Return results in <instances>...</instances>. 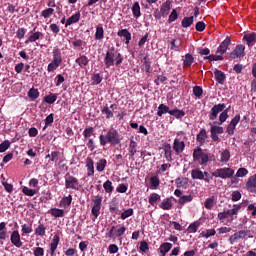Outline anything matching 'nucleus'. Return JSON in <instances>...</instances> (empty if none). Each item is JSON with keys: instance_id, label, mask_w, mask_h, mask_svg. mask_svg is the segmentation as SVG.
Wrapping results in <instances>:
<instances>
[{"instance_id": "obj_5", "label": "nucleus", "mask_w": 256, "mask_h": 256, "mask_svg": "<svg viewBox=\"0 0 256 256\" xmlns=\"http://www.w3.org/2000/svg\"><path fill=\"white\" fill-rule=\"evenodd\" d=\"M65 188L73 189L74 191H79V180L75 176L66 174L65 176Z\"/></svg>"}, {"instance_id": "obj_29", "label": "nucleus", "mask_w": 256, "mask_h": 256, "mask_svg": "<svg viewBox=\"0 0 256 256\" xmlns=\"http://www.w3.org/2000/svg\"><path fill=\"white\" fill-rule=\"evenodd\" d=\"M244 41H246L247 45L251 47L253 43L256 42V34L250 33V34L244 35Z\"/></svg>"}, {"instance_id": "obj_34", "label": "nucleus", "mask_w": 256, "mask_h": 256, "mask_svg": "<svg viewBox=\"0 0 256 256\" xmlns=\"http://www.w3.org/2000/svg\"><path fill=\"white\" fill-rule=\"evenodd\" d=\"M229 119V108L222 110L221 114L219 115V125H223L225 121Z\"/></svg>"}, {"instance_id": "obj_13", "label": "nucleus", "mask_w": 256, "mask_h": 256, "mask_svg": "<svg viewBox=\"0 0 256 256\" xmlns=\"http://www.w3.org/2000/svg\"><path fill=\"white\" fill-rule=\"evenodd\" d=\"M229 45H231V39L227 37L218 47L216 53H220V55H223L229 49Z\"/></svg>"}, {"instance_id": "obj_19", "label": "nucleus", "mask_w": 256, "mask_h": 256, "mask_svg": "<svg viewBox=\"0 0 256 256\" xmlns=\"http://www.w3.org/2000/svg\"><path fill=\"white\" fill-rule=\"evenodd\" d=\"M113 109H115V104H112L110 108L104 106L101 110L102 115H105L106 119H111L113 117Z\"/></svg>"}, {"instance_id": "obj_32", "label": "nucleus", "mask_w": 256, "mask_h": 256, "mask_svg": "<svg viewBox=\"0 0 256 256\" xmlns=\"http://www.w3.org/2000/svg\"><path fill=\"white\" fill-rule=\"evenodd\" d=\"M169 115H172L176 119H183V117H185V111L180 109H174L169 111Z\"/></svg>"}, {"instance_id": "obj_45", "label": "nucleus", "mask_w": 256, "mask_h": 256, "mask_svg": "<svg viewBox=\"0 0 256 256\" xmlns=\"http://www.w3.org/2000/svg\"><path fill=\"white\" fill-rule=\"evenodd\" d=\"M193 21H194L193 16L184 17V19L182 20V27H184V29H187V27H191Z\"/></svg>"}, {"instance_id": "obj_55", "label": "nucleus", "mask_w": 256, "mask_h": 256, "mask_svg": "<svg viewBox=\"0 0 256 256\" xmlns=\"http://www.w3.org/2000/svg\"><path fill=\"white\" fill-rule=\"evenodd\" d=\"M176 187L181 188V187H187V179L186 178H177L175 180Z\"/></svg>"}, {"instance_id": "obj_39", "label": "nucleus", "mask_w": 256, "mask_h": 256, "mask_svg": "<svg viewBox=\"0 0 256 256\" xmlns=\"http://www.w3.org/2000/svg\"><path fill=\"white\" fill-rule=\"evenodd\" d=\"M59 241H61V238L59 237V235H54L50 243V249L57 251V247L59 246Z\"/></svg>"}, {"instance_id": "obj_9", "label": "nucleus", "mask_w": 256, "mask_h": 256, "mask_svg": "<svg viewBox=\"0 0 256 256\" xmlns=\"http://www.w3.org/2000/svg\"><path fill=\"white\" fill-rule=\"evenodd\" d=\"M103 201V198L96 197L93 200V207H92V215H94L95 219L101 215V203Z\"/></svg>"}, {"instance_id": "obj_63", "label": "nucleus", "mask_w": 256, "mask_h": 256, "mask_svg": "<svg viewBox=\"0 0 256 256\" xmlns=\"http://www.w3.org/2000/svg\"><path fill=\"white\" fill-rule=\"evenodd\" d=\"M33 255H35V256H43V255H45V249H43L41 247H36L33 250Z\"/></svg>"}, {"instance_id": "obj_31", "label": "nucleus", "mask_w": 256, "mask_h": 256, "mask_svg": "<svg viewBox=\"0 0 256 256\" xmlns=\"http://www.w3.org/2000/svg\"><path fill=\"white\" fill-rule=\"evenodd\" d=\"M105 37V31L103 30V26L98 25L96 27L95 39L96 41H101Z\"/></svg>"}, {"instance_id": "obj_12", "label": "nucleus", "mask_w": 256, "mask_h": 256, "mask_svg": "<svg viewBox=\"0 0 256 256\" xmlns=\"http://www.w3.org/2000/svg\"><path fill=\"white\" fill-rule=\"evenodd\" d=\"M244 56H245V46L243 45L236 46V48L230 54L231 59H238V57H244Z\"/></svg>"}, {"instance_id": "obj_2", "label": "nucleus", "mask_w": 256, "mask_h": 256, "mask_svg": "<svg viewBox=\"0 0 256 256\" xmlns=\"http://www.w3.org/2000/svg\"><path fill=\"white\" fill-rule=\"evenodd\" d=\"M123 63V55L121 53L115 51V49H111L106 52V56L104 58V65L106 69H111V67L115 66L119 67Z\"/></svg>"}, {"instance_id": "obj_11", "label": "nucleus", "mask_w": 256, "mask_h": 256, "mask_svg": "<svg viewBox=\"0 0 256 256\" xmlns=\"http://www.w3.org/2000/svg\"><path fill=\"white\" fill-rule=\"evenodd\" d=\"M173 150L175 151L176 155H180L185 151V141L181 140L180 138H175L173 143Z\"/></svg>"}, {"instance_id": "obj_37", "label": "nucleus", "mask_w": 256, "mask_h": 256, "mask_svg": "<svg viewBox=\"0 0 256 256\" xmlns=\"http://www.w3.org/2000/svg\"><path fill=\"white\" fill-rule=\"evenodd\" d=\"M105 167H107V160L106 159H100L96 163V169L99 171V173L105 171Z\"/></svg>"}, {"instance_id": "obj_6", "label": "nucleus", "mask_w": 256, "mask_h": 256, "mask_svg": "<svg viewBox=\"0 0 256 256\" xmlns=\"http://www.w3.org/2000/svg\"><path fill=\"white\" fill-rule=\"evenodd\" d=\"M248 236H249L248 230H240L230 236L229 243L230 245H234V243H237L239 239H246Z\"/></svg>"}, {"instance_id": "obj_4", "label": "nucleus", "mask_w": 256, "mask_h": 256, "mask_svg": "<svg viewBox=\"0 0 256 256\" xmlns=\"http://www.w3.org/2000/svg\"><path fill=\"white\" fill-rule=\"evenodd\" d=\"M235 175V170L232 168H218L212 173V177H220V179H231Z\"/></svg>"}, {"instance_id": "obj_28", "label": "nucleus", "mask_w": 256, "mask_h": 256, "mask_svg": "<svg viewBox=\"0 0 256 256\" xmlns=\"http://www.w3.org/2000/svg\"><path fill=\"white\" fill-rule=\"evenodd\" d=\"M128 153L130 157H135V153H137V142H135L133 139L130 140Z\"/></svg>"}, {"instance_id": "obj_47", "label": "nucleus", "mask_w": 256, "mask_h": 256, "mask_svg": "<svg viewBox=\"0 0 256 256\" xmlns=\"http://www.w3.org/2000/svg\"><path fill=\"white\" fill-rule=\"evenodd\" d=\"M183 64H184V67H191V65H193V55L186 54Z\"/></svg>"}, {"instance_id": "obj_30", "label": "nucleus", "mask_w": 256, "mask_h": 256, "mask_svg": "<svg viewBox=\"0 0 256 256\" xmlns=\"http://www.w3.org/2000/svg\"><path fill=\"white\" fill-rule=\"evenodd\" d=\"M161 201V195L157 194V193H152L150 194L149 198H148V203H150V205H152V207H155V203Z\"/></svg>"}, {"instance_id": "obj_58", "label": "nucleus", "mask_w": 256, "mask_h": 256, "mask_svg": "<svg viewBox=\"0 0 256 256\" xmlns=\"http://www.w3.org/2000/svg\"><path fill=\"white\" fill-rule=\"evenodd\" d=\"M103 81L101 74L97 73L92 76V85H99Z\"/></svg>"}, {"instance_id": "obj_16", "label": "nucleus", "mask_w": 256, "mask_h": 256, "mask_svg": "<svg viewBox=\"0 0 256 256\" xmlns=\"http://www.w3.org/2000/svg\"><path fill=\"white\" fill-rule=\"evenodd\" d=\"M80 67V69H85L89 65V58L85 55H80L79 58L75 60Z\"/></svg>"}, {"instance_id": "obj_8", "label": "nucleus", "mask_w": 256, "mask_h": 256, "mask_svg": "<svg viewBox=\"0 0 256 256\" xmlns=\"http://www.w3.org/2000/svg\"><path fill=\"white\" fill-rule=\"evenodd\" d=\"M10 241L14 247H17V249H21L23 247V242L21 241V234H19V231L14 230L10 235Z\"/></svg>"}, {"instance_id": "obj_57", "label": "nucleus", "mask_w": 256, "mask_h": 256, "mask_svg": "<svg viewBox=\"0 0 256 256\" xmlns=\"http://www.w3.org/2000/svg\"><path fill=\"white\" fill-rule=\"evenodd\" d=\"M199 225H201V224L197 221L190 224L188 227L189 233H197V229H199Z\"/></svg>"}, {"instance_id": "obj_62", "label": "nucleus", "mask_w": 256, "mask_h": 256, "mask_svg": "<svg viewBox=\"0 0 256 256\" xmlns=\"http://www.w3.org/2000/svg\"><path fill=\"white\" fill-rule=\"evenodd\" d=\"M248 174L249 170H247L246 168H239L238 171L236 172V177H245Z\"/></svg>"}, {"instance_id": "obj_7", "label": "nucleus", "mask_w": 256, "mask_h": 256, "mask_svg": "<svg viewBox=\"0 0 256 256\" xmlns=\"http://www.w3.org/2000/svg\"><path fill=\"white\" fill-rule=\"evenodd\" d=\"M225 110V104H216L211 108L209 119L210 121H215L217 116Z\"/></svg>"}, {"instance_id": "obj_35", "label": "nucleus", "mask_w": 256, "mask_h": 256, "mask_svg": "<svg viewBox=\"0 0 256 256\" xmlns=\"http://www.w3.org/2000/svg\"><path fill=\"white\" fill-rule=\"evenodd\" d=\"M132 13L136 19H139V16L141 15V6L139 5V2L133 4Z\"/></svg>"}, {"instance_id": "obj_49", "label": "nucleus", "mask_w": 256, "mask_h": 256, "mask_svg": "<svg viewBox=\"0 0 256 256\" xmlns=\"http://www.w3.org/2000/svg\"><path fill=\"white\" fill-rule=\"evenodd\" d=\"M210 133H214L215 135H223L224 130L221 126H212L210 129Z\"/></svg>"}, {"instance_id": "obj_40", "label": "nucleus", "mask_w": 256, "mask_h": 256, "mask_svg": "<svg viewBox=\"0 0 256 256\" xmlns=\"http://www.w3.org/2000/svg\"><path fill=\"white\" fill-rule=\"evenodd\" d=\"M22 193H24V195H27V197H33L34 195H37V190L24 186L22 188Z\"/></svg>"}, {"instance_id": "obj_36", "label": "nucleus", "mask_w": 256, "mask_h": 256, "mask_svg": "<svg viewBox=\"0 0 256 256\" xmlns=\"http://www.w3.org/2000/svg\"><path fill=\"white\" fill-rule=\"evenodd\" d=\"M171 110H169V107L165 104H160L158 106V112L157 115L158 117H163V115H165V113H169Z\"/></svg>"}, {"instance_id": "obj_20", "label": "nucleus", "mask_w": 256, "mask_h": 256, "mask_svg": "<svg viewBox=\"0 0 256 256\" xmlns=\"http://www.w3.org/2000/svg\"><path fill=\"white\" fill-rule=\"evenodd\" d=\"M171 249H173V244H171L169 242H165V243L161 244V246L159 247V251L162 256L167 255V253H169L171 251Z\"/></svg>"}, {"instance_id": "obj_43", "label": "nucleus", "mask_w": 256, "mask_h": 256, "mask_svg": "<svg viewBox=\"0 0 256 256\" xmlns=\"http://www.w3.org/2000/svg\"><path fill=\"white\" fill-rule=\"evenodd\" d=\"M193 201V195H184L181 196L178 200L179 205H185V203H191Z\"/></svg>"}, {"instance_id": "obj_53", "label": "nucleus", "mask_w": 256, "mask_h": 256, "mask_svg": "<svg viewBox=\"0 0 256 256\" xmlns=\"http://www.w3.org/2000/svg\"><path fill=\"white\" fill-rule=\"evenodd\" d=\"M104 190L106 191V193H113V182H111L110 180H107L104 184H103Z\"/></svg>"}, {"instance_id": "obj_48", "label": "nucleus", "mask_w": 256, "mask_h": 256, "mask_svg": "<svg viewBox=\"0 0 256 256\" xmlns=\"http://www.w3.org/2000/svg\"><path fill=\"white\" fill-rule=\"evenodd\" d=\"M44 100L49 105H53V103H55V101H57V94H49V95L45 96Z\"/></svg>"}, {"instance_id": "obj_60", "label": "nucleus", "mask_w": 256, "mask_h": 256, "mask_svg": "<svg viewBox=\"0 0 256 256\" xmlns=\"http://www.w3.org/2000/svg\"><path fill=\"white\" fill-rule=\"evenodd\" d=\"M59 155H61V152L52 151L50 154V161H52L53 163H57V161H59Z\"/></svg>"}, {"instance_id": "obj_27", "label": "nucleus", "mask_w": 256, "mask_h": 256, "mask_svg": "<svg viewBox=\"0 0 256 256\" xmlns=\"http://www.w3.org/2000/svg\"><path fill=\"white\" fill-rule=\"evenodd\" d=\"M214 77L217 81V83H220V85H223V83L225 82V73H223L221 70H215L214 71Z\"/></svg>"}, {"instance_id": "obj_54", "label": "nucleus", "mask_w": 256, "mask_h": 256, "mask_svg": "<svg viewBox=\"0 0 256 256\" xmlns=\"http://www.w3.org/2000/svg\"><path fill=\"white\" fill-rule=\"evenodd\" d=\"M133 213H134L133 208H129L121 213V219L123 220L129 219V217L133 216Z\"/></svg>"}, {"instance_id": "obj_14", "label": "nucleus", "mask_w": 256, "mask_h": 256, "mask_svg": "<svg viewBox=\"0 0 256 256\" xmlns=\"http://www.w3.org/2000/svg\"><path fill=\"white\" fill-rule=\"evenodd\" d=\"M71 203H73V196L70 194L61 199V201L59 203V207L67 209V208L71 207Z\"/></svg>"}, {"instance_id": "obj_18", "label": "nucleus", "mask_w": 256, "mask_h": 256, "mask_svg": "<svg viewBox=\"0 0 256 256\" xmlns=\"http://www.w3.org/2000/svg\"><path fill=\"white\" fill-rule=\"evenodd\" d=\"M86 167H87V175L88 177H93L95 175V166L93 163V159L87 158L86 160Z\"/></svg>"}, {"instance_id": "obj_52", "label": "nucleus", "mask_w": 256, "mask_h": 256, "mask_svg": "<svg viewBox=\"0 0 256 256\" xmlns=\"http://www.w3.org/2000/svg\"><path fill=\"white\" fill-rule=\"evenodd\" d=\"M29 233H33V227L31 226V224L22 225V234L29 235Z\"/></svg>"}, {"instance_id": "obj_15", "label": "nucleus", "mask_w": 256, "mask_h": 256, "mask_svg": "<svg viewBox=\"0 0 256 256\" xmlns=\"http://www.w3.org/2000/svg\"><path fill=\"white\" fill-rule=\"evenodd\" d=\"M196 141L199 145H205V141H207V130L205 128L201 129L197 134Z\"/></svg>"}, {"instance_id": "obj_38", "label": "nucleus", "mask_w": 256, "mask_h": 256, "mask_svg": "<svg viewBox=\"0 0 256 256\" xmlns=\"http://www.w3.org/2000/svg\"><path fill=\"white\" fill-rule=\"evenodd\" d=\"M150 185H151V189H157V187L161 185V180H159L158 176H152L150 178Z\"/></svg>"}, {"instance_id": "obj_22", "label": "nucleus", "mask_w": 256, "mask_h": 256, "mask_svg": "<svg viewBox=\"0 0 256 256\" xmlns=\"http://www.w3.org/2000/svg\"><path fill=\"white\" fill-rule=\"evenodd\" d=\"M81 19V12H76L74 15H72L67 21L65 27H69V25H73L75 23H79V20Z\"/></svg>"}, {"instance_id": "obj_51", "label": "nucleus", "mask_w": 256, "mask_h": 256, "mask_svg": "<svg viewBox=\"0 0 256 256\" xmlns=\"http://www.w3.org/2000/svg\"><path fill=\"white\" fill-rule=\"evenodd\" d=\"M11 147V142L9 140H5L0 144V153H5L7 149Z\"/></svg>"}, {"instance_id": "obj_61", "label": "nucleus", "mask_w": 256, "mask_h": 256, "mask_svg": "<svg viewBox=\"0 0 256 256\" xmlns=\"http://www.w3.org/2000/svg\"><path fill=\"white\" fill-rule=\"evenodd\" d=\"M230 215L233 217L234 215H237L239 211H241V205L240 204H234L232 209H229Z\"/></svg>"}, {"instance_id": "obj_41", "label": "nucleus", "mask_w": 256, "mask_h": 256, "mask_svg": "<svg viewBox=\"0 0 256 256\" xmlns=\"http://www.w3.org/2000/svg\"><path fill=\"white\" fill-rule=\"evenodd\" d=\"M28 97H29V99H31V101H35V99L39 98V90H37L35 88H31L28 91Z\"/></svg>"}, {"instance_id": "obj_24", "label": "nucleus", "mask_w": 256, "mask_h": 256, "mask_svg": "<svg viewBox=\"0 0 256 256\" xmlns=\"http://www.w3.org/2000/svg\"><path fill=\"white\" fill-rule=\"evenodd\" d=\"M160 209H163L164 211H170V209H173V202L171 201V198L164 199L160 204Z\"/></svg>"}, {"instance_id": "obj_56", "label": "nucleus", "mask_w": 256, "mask_h": 256, "mask_svg": "<svg viewBox=\"0 0 256 256\" xmlns=\"http://www.w3.org/2000/svg\"><path fill=\"white\" fill-rule=\"evenodd\" d=\"M193 94L195 95V97H198V99H201V97L203 96V88H201L200 86H195L193 88Z\"/></svg>"}, {"instance_id": "obj_3", "label": "nucleus", "mask_w": 256, "mask_h": 256, "mask_svg": "<svg viewBox=\"0 0 256 256\" xmlns=\"http://www.w3.org/2000/svg\"><path fill=\"white\" fill-rule=\"evenodd\" d=\"M192 157L194 163H198V165H207V163H209V154L202 150L201 147L193 150Z\"/></svg>"}, {"instance_id": "obj_10", "label": "nucleus", "mask_w": 256, "mask_h": 256, "mask_svg": "<svg viewBox=\"0 0 256 256\" xmlns=\"http://www.w3.org/2000/svg\"><path fill=\"white\" fill-rule=\"evenodd\" d=\"M43 34L41 32H37V27H35L32 31L29 32V37L25 41L26 45L28 43H35V41H39L42 39Z\"/></svg>"}, {"instance_id": "obj_50", "label": "nucleus", "mask_w": 256, "mask_h": 256, "mask_svg": "<svg viewBox=\"0 0 256 256\" xmlns=\"http://www.w3.org/2000/svg\"><path fill=\"white\" fill-rule=\"evenodd\" d=\"M53 13H55V9L48 8V9L43 10L41 15H42V17H44V19H49V17H51V15H53Z\"/></svg>"}, {"instance_id": "obj_42", "label": "nucleus", "mask_w": 256, "mask_h": 256, "mask_svg": "<svg viewBox=\"0 0 256 256\" xmlns=\"http://www.w3.org/2000/svg\"><path fill=\"white\" fill-rule=\"evenodd\" d=\"M47 228H45V225L39 224L38 227L35 229V235L38 237H45V231Z\"/></svg>"}, {"instance_id": "obj_17", "label": "nucleus", "mask_w": 256, "mask_h": 256, "mask_svg": "<svg viewBox=\"0 0 256 256\" xmlns=\"http://www.w3.org/2000/svg\"><path fill=\"white\" fill-rule=\"evenodd\" d=\"M164 157L166 161H173V149L171 148V144L164 145Z\"/></svg>"}, {"instance_id": "obj_1", "label": "nucleus", "mask_w": 256, "mask_h": 256, "mask_svg": "<svg viewBox=\"0 0 256 256\" xmlns=\"http://www.w3.org/2000/svg\"><path fill=\"white\" fill-rule=\"evenodd\" d=\"M100 145L105 147V145H119L121 143V136L119 131L115 128H111L106 134H101L99 136Z\"/></svg>"}, {"instance_id": "obj_33", "label": "nucleus", "mask_w": 256, "mask_h": 256, "mask_svg": "<svg viewBox=\"0 0 256 256\" xmlns=\"http://www.w3.org/2000/svg\"><path fill=\"white\" fill-rule=\"evenodd\" d=\"M191 177L192 179H205V175L203 174V171H201L200 169H193L191 171Z\"/></svg>"}, {"instance_id": "obj_44", "label": "nucleus", "mask_w": 256, "mask_h": 256, "mask_svg": "<svg viewBox=\"0 0 256 256\" xmlns=\"http://www.w3.org/2000/svg\"><path fill=\"white\" fill-rule=\"evenodd\" d=\"M229 159H231V152H229V150H224L221 153L220 161L222 163H227L229 161Z\"/></svg>"}, {"instance_id": "obj_25", "label": "nucleus", "mask_w": 256, "mask_h": 256, "mask_svg": "<svg viewBox=\"0 0 256 256\" xmlns=\"http://www.w3.org/2000/svg\"><path fill=\"white\" fill-rule=\"evenodd\" d=\"M170 10H171V1L167 0L162 4L160 8V13L163 17H165V15H169Z\"/></svg>"}, {"instance_id": "obj_59", "label": "nucleus", "mask_w": 256, "mask_h": 256, "mask_svg": "<svg viewBox=\"0 0 256 256\" xmlns=\"http://www.w3.org/2000/svg\"><path fill=\"white\" fill-rule=\"evenodd\" d=\"M93 133H95V129L93 127L86 128L83 132L84 139H89Z\"/></svg>"}, {"instance_id": "obj_46", "label": "nucleus", "mask_w": 256, "mask_h": 256, "mask_svg": "<svg viewBox=\"0 0 256 256\" xmlns=\"http://www.w3.org/2000/svg\"><path fill=\"white\" fill-rule=\"evenodd\" d=\"M217 233V231H215V229H208L206 231L201 232V236L204 237L205 239H209V237H213L215 236V234Z\"/></svg>"}, {"instance_id": "obj_21", "label": "nucleus", "mask_w": 256, "mask_h": 256, "mask_svg": "<svg viewBox=\"0 0 256 256\" xmlns=\"http://www.w3.org/2000/svg\"><path fill=\"white\" fill-rule=\"evenodd\" d=\"M118 37H124L125 38V44L129 45V42L131 41V32L127 29H122L117 32Z\"/></svg>"}, {"instance_id": "obj_26", "label": "nucleus", "mask_w": 256, "mask_h": 256, "mask_svg": "<svg viewBox=\"0 0 256 256\" xmlns=\"http://www.w3.org/2000/svg\"><path fill=\"white\" fill-rule=\"evenodd\" d=\"M50 215H52V217H65V210L63 209H59V208H51L49 210Z\"/></svg>"}, {"instance_id": "obj_23", "label": "nucleus", "mask_w": 256, "mask_h": 256, "mask_svg": "<svg viewBox=\"0 0 256 256\" xmlns=\"http://www.w3.org/2000/svg\"><path fill=\"white\" fill-rule=\"evenodd\" d=\"M52 63H55L58 66H61V64L63 63V57L61 56V51L57 49L53 51Z\"/></svg>"}, {"instance_id": "obj_64", "label": "nucleus", "mask_w": 256, "mask_h": 256, "mask_svg": "<svg viewBox=\"0 0 256 256\" xmlns=\"http://www.w3.org/2000/svg\"><path fill=\"white\" fill-rule=\"evenodd\" d=\"M140 251H142V253H147V251H149V244L145 241L140 242V247H139Z\"/></svg>"}]
</instances>
